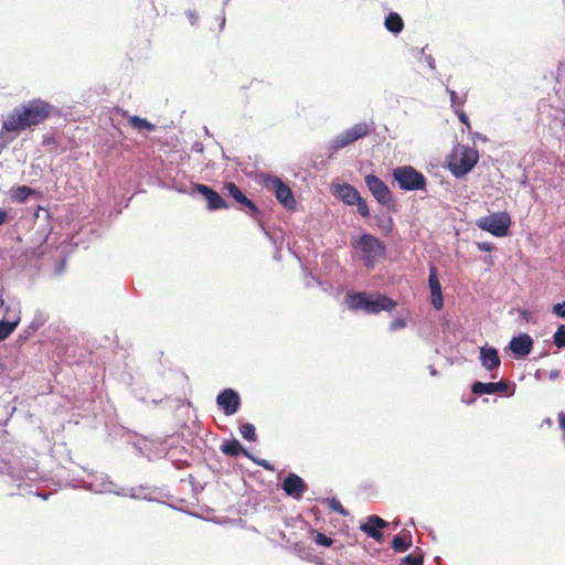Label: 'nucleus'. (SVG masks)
I'll return each instance as SVG.
<instances>
[{
  "label": "nucleus",
  "instance_id": "1",
  "mask_svg": "<svg viewBox=\"0 0 565 565\" xmlns=\"http://www.w3.org/2000/svg\"><path fill=\"white\" fill-rule=\"evenodd\" d=\"M54 109L50 103L34 98L12 109L3 120L1 132L12 134L8 141H12L20 131L36 126L47 119Z\"/></svg>",
  "mask_w": 565,
  "mask_h": 565
},
{
  "label": "nucleus",
  "instance_id": "2",
  "mask_svg": "<svg viewBox=\"0 0 565 565\" xmlns=\"http://www.w3.org/2000/svg\"><path fill=\"white\" fill-rule=\"evenodd\" d=\"M344 302L351 311H362L366 315L392 312L397 307V302L386 294L367 290L348 291Z\"/></svg>",
  "mask_w": 565,
  "mask_h": 565
},
{
  "label": "nucleus",
  "instance_id": "3",
  "mask_svg": "<svg viewBox=\"0 0 565 565\" xmlns=\"http://www.w3.org/2000/svg\"><path fill=\"white\" fill-rule=\"evenodd\" d=\"M351 247L360 254V259L366 269H373L387 253L385 243L366 231H362L356 238L351 239Z\"/></svg>",
  "mask_w": 565,
  "mask_h": 565
},
{
  "label": "nucleus",
  "instance_id": "4",
  "mask_svg": "<svg viewBox=\"0 0 565 565\" xmlns=\"http://www.w3.org/2000/svg\"><path fill=\"white\" fill-rule=\"evenodd\" d=\"M332 195L347 206H356V212L362 217H371L366 200L360 191L349 182L333 180L330 184Z\"/></svg>",
  "mask_w": 565,
  "mask_h": 565
},
{
  "label": "nucleus",
  "instance_id": "5",
  "mask_svg": "<svg viewBox=\"0 0 565 565\" xmlns=\"http://www.w3.org/2000/svg\"><path fill=\"white\" fill-rule=\"evenodd\" d=\"M393 181L404 192L427 193L428 180L425 174L411 164L398 166L392 171Z\"/></svg>",
  "mask_w": 565,
  "mask_h": 565
},
{
  "label": "nucleus",
  "instance_id": "6",
  "mask_svg": "<svg viewBox=\"0 0 565 565\" xmlns=\"http://www.w3.org/2000/svg\"><path fill=\"white\" fill-rule=\"evenodd\" d=\"M258 182L269 192H271L277 202L288 212L297 210V201L291 188L279 177L270 173H260Z\"/></svg>",
  "mask_w": 565,
  "mask_h": 565
},
{
  "label": "nucleus",
  "instance_id": "7",
  "mask_svg": "<svg viewBox=\"0 0 565 565\" xmlns=\"http://www.w3.org/2000/svg\"><path fill=\"white\" fill-rule=\"evenodd\" d=\"M478 161V150L469 146H461L459 153L454 149L447 156V167L456 179H463L473 170Z\"/></svg>",
  "mask_w": 565,
  "mask_h": 565
},
{
  "label": "nucleus",
  "instance_id": "8",
  "mask_svg": "<svg viewBox=\"0 0 565 565\" xmlns=\"http://www.w3.org/2000/svg\"><path fill=\"white\" fill-rule=\"evenodd\" d=\"M364 182L373 199L388 212L396 213L398 203L390 186L374 173L364 177Z\"/></svg>",
  "mask_w": 565,
  "mask_h": 565
},
{
  "label": "nucleus",
  "instance_id": "9",
  "mask_svg": "<svg viewBox=\"0 0 565 565\" xmlns=\"http://www.w3.org/2000/svg\"><path fill=\"white\" fill-rule=\"evenodd\" d=\"M475 224L481 231L502 238L510 234L512 220L511 215L507 211L491 212L490 214L478 218Z\"/></svg>",
  "mask_w": 565,
  "mask_h": 565
},
{
  "label": "nucleus",
  "instance_id": "10",
  "mask_svg": "<svg viewBox=\"0 0 565 565\" xmlns=\"http://www.w3.org/2000/svg\"><path fill=\"white\" fill-rule=\"evenodd\" d=\"M374 129V121H371L370 124L365 121L358 122L351 128L345 129L330 141L329 150L331 153L329 154V157H331L339 150L345 148L347 146L365 138L371 132H373Z\"/></svg>",
  "mask_w": 565,
  "mask_h": 565
},
{
  "label": "nucleus",
  "instance_id": "11",
  "mask_svg": "<svg viewBox=\"0 0 565 565\" xmlns=\"http://www.w3.org/2000/svg\"><path fill=\"white\" fill-rule=\"evenodd\" d=\"M190 195H201L206 202L209 211L227 210L231 207V204L222 196V194L207 184L192 183Z\"/></svg>",
  "mask_w": 565,
  "mask_h": 565
},
{
  "label": "nucleus",
  "instance_id": "12",
  "mask_svg": "<svg viewBox=\"0 0 565 565\" xmlns=\"http://www.w3.org/2000/svg\"><path fill=\"white\" fill-rule=\"evenodd\" d=\"M238 211L244 212L246 215L252 217L262 232L269 238L270 234L266 227V220L270 216V212H266L262 210L253 200H250L247 195H244L235 206Z\"/></svg>",
  "mask_w": 565,
  "mask_h": 565
},
{
  "label": "nucleus",
  "instance_id": "13",
  "mask_svg": "<svg viewBox=\"0 0 565 565\" xmlns=\"http://www.w3.org/2000/svg\"><path fill=\"white\" fill-rule=\"evenodd\" d=\"M85 488L94 493L115 494L121 497L125 494L124 487L118 486L107 473H94L92 479L86 482Z\"/></svg>",
  "mask_w": 565,
  "mask_h": 565
},
{
  "label": "nucleus",
  "instance_id": "14",
  "mask_svg": "<svg viewBox=\"0 0 565 565\" xmlns=\"http://www.w3.org/2000/svg\"><path fill=\"white\" fill-rule=\"evenodd\" d=\"M470 390H471L472 394L476 396L502 393L505 396L510 397V396H513L515 393V384L514 383L508 384L504 381H497V382L475 381V382H472Z\"/></svg>",
  "mask_w": 565,
  "mask_h": 565
},
{
  "label": "nucleus",
  "instance_id": "15",
  "mask_svg": "<svg viewBox=\"0 0 565 565\" xmlns=\"http://www.w3.org/2000/svg\"><path fill=\"white\" fill-rule=\"evenodd\" d=\"M216 405L225 416H233L241 409L242 398L235 388L226 387L218 392Z\"/></svg>",
  "mask_w": 565,
  "mask_h": 565
},
{
  "label": "nucleus",
  "instance_id": "16",
  "mask_svg": "<svg viewBox=\"0 0 565 565\" xmlns=\"http://www.w3.org/2000/svg\"><path fill=\"white\" fill-rule=\"evenodd\" d=\"M284 493L294 500L302 499L308 491V483L294 471H289L279 484Z\"/></svg>",
  "mask_w": 565,
  "mask_h": 565
},
{
  "label": "nucleus",
  "instance_id": "17",
  "mask_svg": "<svg viewBox=\"0 0 565 565\" xmlns=\"http://www.w3.org/2000/svg\"><path fill=\"white\" fill-rule=\"evenodd\" d=\"M390 523L376 514H371L361 522L360 530L367 536L379 543L385 541L383 530L387 529Z\"/></svg>",
  "mask_w": 565,
  "mask_h": 565
},
{
  "label": "nucleus",
  "instance_id": "18",
  "mask_svg": "<svg viewBox=\"0 0 565 565\" xmlns=\"http://www.w3.org/2000/svg\"><path fill=\"white\" fill-rule=\"evenodd\" d=\"M534 341L529 333L520 332L513 335L505 350L510 351L513 359L523 360L532 352Z\"/></svg>",
  "mask_w": 565,
  "mask_h": 565
},
{
  "label": "nucleus",
  "instance_id": "19",
  "mask_svg": "<svg viewBox=\"0 0 565 565\" xmlns=\"http://www.w3.org/2000/svg\"><path fill=\"white\" fill-rule=\"evenodd\" d=\"M17 460V463L14 465L15 476H14V482H21L24 479L34 480L38 477V461L28 456L23 457H15L12 456ZM18 488L21 487V483L17 484Z\"/></svg>",
  "mask_w": 565,
  "mask_h": 565
},
{
  "label": "nucleus",
  "instance_id": "20",
  "mask_svg": "<svg viewBox=\"0 0 565 565\" xmlns=\"http://www.w3.org/2000/svg\"><path fill=\"white\" fill-rule=\"evenodd\" d=\"M479 359L481 365L491 373V379L498 377V369L501 365L499 351L489 344H484L479 349Z\"/></svg>",
  "mask_w": 565,
  "mask_h": 565
},
{
  "label": "nucleus",
  "instance_id": "21",
  "mask_svg": "<svg viewBox=\"0 0 565 565\" xmlns=\"http://www.w3.org/2000/svg\"><path fill=\"white\" fill-rule=\"evenodd\" d=\"M47 319L49 316L46 312L36 310L30 324L19 333L15 340L17 345L21 348L25 342H28L33 334L45 324Z\"/></svg>",
  "mask_w": 565,
  "mask_h": 565
},
{
  "label": "nucleus",
  "instance_id": "22",
  "mask_svg": "<svg viewBox=\"0 0 565 565\" xmlns=\"http://www.w3.org/2000/svg\"><path fill=\"white\" fill-rule=\"evenodd\" d=\"M149 490V487L148 486H143V484H140L138 487H131V488H122V491L125 494H121V497H128L130 499H135V500H145V501H148V502H158V503H163V504H167L169 508L173 509V510H178V511H182L181 509L177 508L175 505L173 504H170V503H164L163 501H161L159 498L157 497H153L151 494V492H147Z\"/></svg>",
  "mask_w": 565,
  "mask_h": 565
},
{
  "label": "nucleus",
  "instance_id": "23",
  "mask_svg": "<svg viewBox=\"0 0 565 565\" xmlns=\"http://www.w3.org/2000/svg\"><path fill=\"white\" fill-rule=\"evenodd\" d=\"M40 194L39 190L25 184L13 185L9 191L11 201L19 204L26 203L31 198L40 196Z\"/></svg>",
  "mask_w": 565,
  "mask_h": 565
},
{
  "label": "nucleus",
  "instance_id": "24",
  "mask_svg": "<svg viewBox=\"0 0 565 565\" xmlns=\"http://www.w3.org/2000/svg\"><path fill=\"white\" fill-rule=\"evenodd\" d=\"M107 438L106 441L110 445H115L118 441L127 443L131 437L132 430L127 429L122 425L110 423L106 424Z\"/></svg>",
  "mask_w": 565,
  "mask_h": 565
},
{
  "label": "nucleus",
  "instance_id": "25",
  "mask_svg": "<svg viewBox=\"0 0 565 565\" xmlns=\"http://www.w3.org/2000/svg\"><path fill=\"white\" fill-rule=\"evenodd\" d=\"M34 216L36 220L43 217V221L46 222L45 225L39 226V230H38L41 234L44 235V237L40 244V248H43V245H46V246L49 245L50 235L52 234V230H53V227L50 223L51 213L47 209H45L41 205H38V207L34 211Z\"/></svg>",
  "mask_w": 565,
  "mask_h": 565
},
{
  "label": "nucleus",
  "instance_id": "26",
  "mask_svg": "<svg viewBox=\"0 0 565 565\" xmlns=\"http://www.w3.org/2000/svg\"><path fill=\"white\" fill-rule=\"evenodd\" d=\"M374 225L384 237L392 236L395 223L391 214L381 212L372 216Z\"/></svg>",
  "mask_w": 565,
  "mask_h": 565
},
{
  "label": "nucleus",
  "instance_id": "27",
  "mask_svg": "<svg viewBox=\"0 0 565 565\" xmlns=\"http://www.w3.org/2000/svg\"><path fill=\"white\" fill-rule=\"evenodd\" d=\"M383 24L385 30L394 36L399 35L405 28L402 15L398 12L392 10L384 17Z\"/></svg>",
  "mask_w": 565,
  "mask_h": 565
},
{
  "label": "nucleus",
  "instance_id": "28",
  "mask_svg": "<svg viewBox=\"0 0 565 565\" xmlns=\"http://www.w3.org/2000/svg\"><path fill=\"white\" fill-rule=\"evenodd\" d=\"M413 546L412 533L404 529L395 534L391 542V547L395 553H404Z\"/></svg>",
  "mask_w": 565,
  "mask_h": 565
},
{
  "label": "nucleus",
  "instance_id": "29",
  "mask_svg": "<svg viewBox=\"0 0 565 565\" xmlns=\"http://www.w3.org/2000/svg\"><path fill=\"white\" fill-rule=\"evenodd\" d=\"M245 448L243 444L235 437L224 439L220 446V450L223 455L238 458L243 456Z\"/></svg>",
  "mask_w": 565,
  "mask_h": 565
},
{
  "label": "nucleus",
  "instance_id": "30",
  "mask_svg": "<svg viewBox=\"0 0 565 565\" xmlns=\"http://www.w3.org/2000/svg\"><path fill=\"white\" fill-rule=\"evenodd\" d=\"M20 316L15 315L13 319L2 318L0 320V342L7 340L20 323Z\"/></svg>",
  "mask_w": 565,
  "mask_h": 565
},
{
  "label": "nucleus",
  "instance_id": "31",
  "mask_svg": "<svg viewBox=\"0 0 565 565\" xmlns=\"http://www.w3.org/2000/svg\"><path fill=\"white\" fill-rule=\"evenodd\" d=\"M129 125L131 128L138 131L152 132L156 130V125L149 121L147 118L134 115L129 117Z\"/></svg>",
  "mask_w": 565,
  "mask_h": 565
},
{
  "label": "nucleus",
  "instance_id": "32",
  "mask_svg": "<svg viewBox=\"0 0 565 565\" xmlns=\"http://www.w3.org/2000/svg\"><path fill=\"white\" fill-rule=\"evenodd\" d=\"M126 444L131 445L139 456L149 457L148 440L138 435L137 433L132 431L131 437H129Z\"/></svg>",
  "mask_w": 565,
  "mask_h": 565
},
{
  "label": "nucleus",
  "instance_id": "33",
  "mask_svg": "<svg viewBox=\"0 0 565 565\" xmlns=\"http://www.w3.org/2000/svg\"><path fill=\"white\" fill-rule=\"evenodd\" d=\"M223 190L227 196H230L235 204L246 195L243 190L233 181H226L223 184Z\"/></svg>",
  "mask_w": 565,
  "mask_h": 565
},
{
  "label": "nucleus",
  "instance_id": "34",
  "mask_svg": "<svg viewBox=\"0 0 565 565\" xmlns=\"http://www.w3.org/2000/svg\"><path fill=\"white\" fill-rule=\"evenodd\" d=\"M238 429H239V433H241L243 439H245L246 441H249V443L257 441L258 437H257L256 427L254 424L248 423V422H239Z\"/></svg>",
  "mask_w": 565,
  "mask_h": 565
},
{
  "label": "nucleus",
  "instance_id": "35",
  "mask_svg": "<svg viewBox=\"0 0 565 565\" xmlns=\"http://www.w3.org/2000/svg\"><path fill=\"white\" fill-rule=\"evenodd\" d=\"M424 552L422 548L416 547L412 553L401 558L399 565H423Z\"/></svg>",
  "mask_w": 565,
  "mask_h": 565
},
{
  "label": "nucleus",
  "instance_id": "36",
  "mask_svg": "<svg viewBox=\"0 0 565 565\" xmlns=\"http://www.w3.org/2000/svg\"><path fill=\"white\" fill-rule=\"evenodd\" d=\"M430 291V302L435 310L440 311L444 309L445 299L443 295V287H435L429 289Z\"/></svg>",
  "mask_w": 565,
  "mask_h": 565
},
{
  "label": "nucleus",
  "instance_id": "37",
  "mask_svg": "<svg viewBox=\"0 0 565 565\" xmlns=\"http://www.w3.org/2000/svg\"><path fill=\"white\" fill-rule=\"evenodd\" d=\"M320 501L322 503H326L330 510H332L343 516L349 515V511L341 504V502L339 501V499L337 497L323 498V499H320Z\"/></svg>",
  "mask_w": 565,
  "mask_h": 565
},
{
  "label": "nucleus",
  "instance_id": "38",
  "mask_svg": "<svg viewBox=\"0 0 565 565\" xmlns=\"http://www.w3.org/2000/svg\"><path fill=\"white\" fill-rule=\"evenodd\" d=\"M17 463V460L14 458L10 459H1L0 460V475H7L13 482H14V465Z\"/></svg>",
  "mask_w": 565,
  "mask_h": 565
},
{
  "label": "nucleus",
  "instance_id": "39",
  "mask_svg": "<svg viewBox=\"0 0 565 565\" xmlns=\"http://www.w3.org/2000/svg\"><path fill=\"white\" fill-rule=\"evenodd\" d=\"M294 552L302 559L311 561L315 556V548L311 546H307L302 543H296L294 545Z\"/></svg>",
  "mask_w": 565,
  "mask_h": 565
},
{
  "label": "nucleus",
  "instance_id": "40",
  "mask_svg": "<svg viewBox=\"0 0 565 565\" xmlns=\"http://www.w3.org/2000/svg\"><path fill=\"white\" fill-rule=\"evenodd\" d=\"M446 92L449 95L451 108L454 110L462 108L465 102H466V95L459 96L458 93L448 86L446 87Z\"/></svg>",
  "mask_w": 565,
  "mask_h": 565
},
{
  "label": "nucleus",
  "instance_id": "41",
  "mask_svg": "<svg viewBox=\"0 0 565 565\" xmlns=\"http://www.w3.org/2000/svg\"><path fill=\"white\" fill-rule=\"evenodd\" d=\"M54 275L60 276L64 273L67 257L63 250H56Z\"/></svg>",
  "mask_w": 565,
  "mask_h": 565
},
{
  "label": "nucleus",
  "instance_id": "42",
  "mask_svg": "<svg viewBox=\"0 0 565 565\" xmlns=\"http://www.w3.org/2000/svg\"><path fill=\"white\" fill-rule=\"evenodd\" d=\"M311 533L313 534V542L319 545V546H323V547H331L332 544H333V539L327 536L326 534L317 531V530H312Z\"/></svg>",
  "mask_w": 565,
  "mask_h": 565
},
{
  "label": "nucleus",
  "instance_id": "43",
  "mask_svg": "<svg viewBox=\"0 0 565 565\" xmlns=\"http://www.w3.org/2000/svg\"><path fill=\"white\" fill-rule=\"evenodd\" d=\"M553 343L558 349L565 348V324H558L556 331L553 334Z\"/></svg>",
  "mask_w": 565,
  "mask_h": 565
},
{
  "label": "nucleus",
  "instance_id": "44",
  "mask_svg": "<svg viewBox=\"0 0 565 565\" xmlns=\"http://www.w3.org/2000/svg\"><path fill=\"white\" fill-rule=\"evenodd\" d=\"M428 287L433 289L435 287H441L439 281V271L435 265H429V275H428Z\"/></svg>",
  "mask_w": 565,
  "mask_h": 565
},
{
  "label": "nucleus",
  "instance_id": "45",
  "mask_svg": "<svg viewBox=\"0 0 565 565\" xmlns=\"http://www.w3.org/2000/svg\"><path fill=\"white\" fill-rule=\"evenodd\" d=\"M209 470L216 477H221L224 473V467L218 457H216L212 462L206 463Z\"/></svg>",
  "mask_w": 565,
  "mask_h": 565
},
{
  "label": "nucleus",
  "instance_id": "46",
  "mask_svg": "<svg viewBox=\"0 0 565 565\" xmlns=\"http://www.w3.org/2000/svg\"><path fill=\"white\" fill-rule=\"evenodd\" d=\"M407 326V321L405 318L403 317H396L394 318L390 326H388V331L390 332H396L398 330H402L404 329L405 327Z\"/></svg>",
  "mask_w": 565,
  "mask_h": 565
},
{
  "label": "nucleus",
  "instance_id": "47",
  "mask_svg": "<svg viewBox=\"0 0 565 565\" xmlns=\"http://www.w3.org/2000/svg\"><path fill=\"white\" fill-rule=\"evenodd\" d=\"M14 218V213L10 209L0 207V226L9 224Z\"/></svg>",
  "mask_w": 565,
  "mask_h": 565
},
{
  "label": "nucleus",
  "instance_id": "48",
  "mask_svg": "<svg viewBox=\"0 0 565 565\" xmlns=\"http://www.w3.org/2000/svg\"><path fill=\"white\" fill-rule=\"evenodd\" d=\"M551 311L557 318L565 319V300L553 303Z\"/></svg>",
  "mask_w": 565,
  "mask_h": 565
},
{
  "label": "nucleus",
  "instance_id": "49",
  "mask_svg": "<svg viewBox=\"0 0 565 565\" xmlns=\"http://www.w3.org/2000/svg\"><path fill=\"white\" fill-rule=\"evenodd\" d=\"M454 111L458 116L459 121L469 129L470 128V120H469L468 115L463 111V109L459 108V109H456Z\"/></svg>",
  "mask_w": 565,
  "mask_h": 565
},
{
  "label": "nucleus",
  "instance_id": "50",
  "mask_svg": "<svg viewBox=\"0 0 565 565\" xmlns=\"http://www.w3.org/2000/svg\"><path fill=\"white\" fill-rule=\"evenodd\" d=\"M476 244L480 252L491 253L495 249V245L492 242H478Z\"/></svg>",
  "mask_w": 565,
  "mask_h": 565
},
{
  "label": "nucleus",
  "instance_id": "51",
  "mask_svg": "<svg viewBox=\"0 0 565 565\" xmlns=\"http://www.w3.org/2000/svg\"><path fill=\"white\" fill-rule=\"evenodd\" d=\"M256 465L264 468L265 470H268V471L276 470L275 466L270 461L263 459V458H258V460L256 461Z\"/></svg>",
  "mask_w": 565,
  "mask_h": 565
},
{
  "label": "nucleus",
  "instance_id": "52",
  "mask_svg": "<svg viewBox=\"0 0 565 565\" xmlns=\"http://www.w3.org/2000/svg\"><path fill=\"white\" fill-rule=\"evenodd\" d=\"M42 146L45 148H50L51 146H56V140L52 135H44L42 140Z\"/></svg>",
  "mask_w": 565,
  "mask_h": 565
},
{
  "label": "nucleus",
  "instance_id": "53",
  "mask_svg": "<svg viewBox=\"0 0 565 565\" xmlns=\"http://www.w3.org/2000/svg\"><path fill=\"white\" fill-rule=\"evenodd\" d=\"M558 425L559 428L563 430V439L565 441V411L558 413Z\"/></svg>",
  "mask_w": 565,
  "mask_h": 565
},
{
  "label": "nucleus",
  "instance_id": "54",
  "mask_svg": "<svg viewBox=\"0 0 565 565\" xmlns=\"http://www.w3.org/2000/svg\"><path fill=\"white\" fill-rule=\"evenodd\" d=\"M186 17L189 18V21L191 23V25H195L198 20H199V15L196 13V11L194 10H188L186 11Z\"/></svg>",
  "mask_w": 565,
  "mask_h": 565
},
{
  "label": "nucleus",
  "instance_id": "55",
  "mask_svg": "<svg viewBox=\"0 0 565 565\" xmlns=\"http://www.w3.org/2000/svg\"><path fill=\"white\" fill-rule=\"evenodd\" d=\"M173 189L179 193L189 194V195L191 192V186L189 188L186 184H175L173 186Z\"/></svg>",
  "mask_w": 565,
  "mask_h": 565
},
{
  "label": "nucleus",
  "instance_id": "56",
  "mask_svg": "<svg viewBox=\"0 0 565 565\" xmlns=\"http://www.w3.org/2000/svg\"><path fill=\"white\" fill-rule=\"evenodd\" d=\"M425 61L430 70L436 68V62L431 54L425 55Z\"/></svg>",
  "mask_w": 565,
  "mask_h": 565
},
{
  "label": "nucleus",
  "instance_id": "57",
  "mask_svg": "<svg viewBox=\"0 0 565 565\" xmlns=\"http://www.w3.org/2000/svg\"><path fill=\"white\" fill-rule=\"evenodd\" d=\"M244 457L248 458L250 461H253L256 465V461L258 460V457L253 455L247 448H245V451L243 454Z\"/></svg>",
  "mask_w": 565,
  "mask_h": 565
},
{
  "label": "nucleus",
  "instance_id": "58",
  "mask_svg": "<svg viewBox=\"0 0 565 565\" xmlns=\"http://www.w3.org/2000/svg\"><path fill=\"white\" fill-rule=\"evenodd\" d=\"M203 150H204V146L202 142L196 141L193 143L192 151L202 153Z\"/></svg>",
  "mask_w": 565,
  "mask_h": 565
},
{
  "label": "nucleus",
  "instance_id": "59",
  "mask_svg": "<svg viewBox=\"0 0 565 565\" xmlns=\"http://www.w3.org/2000/svg\"><path fill=\"white\" fill-rule=\"evenodd\" d=\"M561 375V371L559 370H552L548 372V379L551 381H555L556 379H558Z\"/></svg>",
  "mask_w": 565,
  "mask_h": 565
},
{
  "label": "nucleus",
  "instance_id": "60",
  "mask_svg": "<svg viewBox=\"0 0 565 565\" xmlns=\"http://www.w3.org/2000/svg\"><path fill=\"white\" fill-rule=\"evenodd\" d=\"M186 465H188V462H186V461H184V460H181V459H178V460L173 461V466H174L177 469H179V470L183 469V468H184V466H186Z\"/></svg>",
  "mask_w": 565,
  "mask_h": 565
},
{
  "label": "nucleus",
  "instance_id": "61",
  "mask_svg": "<svg viewBox=\"0 0 565 565\" xmlns=\"http://www.w3.org/2000/svg\"><path fill=\"white\" fill-rule=\"evenodd\" d=\"M441 324H443L445 330L449 329L450 328V320L446 316H444L441 318Z\"/></svg>",
  "mask_w": 565,
  "mask_h": 565
},
{
  "label": "nucleus",
  "instance_id": "62",
  "mask_svg": "<svg viewBox=\"0 0 565 565\" xmlns=\"http://www.w3.org/2000/svg\"><path fill=\"white\" fill-rule=\"evenodd\" d=\"M476 399H477L476 396H471L468 398H466L465 396L461 397L462 403L468 404V405L473 404L476 402Z\"/></svg>",
  "mask_w": 565,
  "mask_h": 565
},
{
  "label": "nucleus",
  "instance_id": "63",
  "mask_svg": "<svg viewBox=\"0 0 565 565\" xmlns=\"http://www.w3.org/2000/svg\"><path fill=\"white\" fill-rule=\"evenodd\" d=\"M521 317H522L523 319H525L526 321H529V320L532 318V313H531L530 311H527V310H523V311L521 312Z\"/></svg>",
  "mask_w": 565,
  "mask_h": 565
},
{
  "label": "nucleus",
  "instance_id": "64",
  "mask_svg": "<svg viewBox=\"0 0 565 565\" xmlns=\"http://www.w3.org/2000/svg\"><path fill=\"white\" fill-rule=\"evenodd\" d=\"M428 371L431 376H437L439 374L438 370L434 365H429Z\"/></svg>",
  "mask_w": 565,
  "mask_h": 565
}]
</instances>
